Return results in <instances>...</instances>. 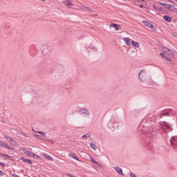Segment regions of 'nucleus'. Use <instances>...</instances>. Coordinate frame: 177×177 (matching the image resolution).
<instances>
[{
    "mask_svg": "<svg viewBox=\"0 0 177 177\" xmlns=\"http://www.w3.org/2000/svg\"><path fill=\"white\" fill-rule=\"evenodd\" d=\"M148 77L149 76L147 75V73H146V71L145 70L140 71V72L138 73V78L142 82H146Z\"/></svg>",
    "mask_w": 177,
    "mask_h": 177,
    "instance_id": "20e7f679",
    "label": "nucleus"
},
{
    "mask_svg": "<svg viewBox=\"0 0 177 177\" xmlns=\"http://www.w3.org/2000/svg\"><path fill=\"white\" fill-rule=\"evenodd\" d=\"M31 157H33V158H39V156L35 153H32Z\"/></svg>",
    "mask_w": 177,
    "mask_h": 177,
    "instance_id": "7c9ffc66",
    "label": "nucleus"
},
{
    "mask_svg": "<svg viewBox=\"0 0 177 177\" xmlns=\"http://www.w3.org/2000/svg\"><path fill=\"white\" fill-rule=\"evenodd\" d=\"M63 3L67 6V8H71L73 6V3L70 1V0H64L63 1Z\"/></svg>",
    "mask_w": 177,
    "mask_h": 177,
    "instance_id": "6e6552de",
    "label": "nucleus"
},
{
    "mask_svg": "<svg viewBox=\"0 0 177 177\" xmlns=\"http://www.w3.org/2000/svg\"><path fill=\"white\" fill-rule=\"evenodd\" d=\"M90 160L92 162H93V164H95L96 165H100L98 162H96L95 159H93V158L91 157Z\"/></svg>",
    "mask_w": 177,
    "mask_h": 177,
    "instance_id": "cd10ccee",
    "label": "nucleus"
},
{
    "mask_svg": "<svg viewBox=\"0 0 177 177\" xmlns=\"http://www.w3.org/2000/svg\"><path fill=\"white\" fill-rule=\"evenodd\" d=\"M108 127L111 129V131H115L117 128L124 127V122L118 118V116L113 115L111 118L109 122H108Z\"/></svg>",
    "mask_w": 177,
    "mask_h": 177,
    "instance_id": "f03ea898",
    "label": "nucleus"
},
{
    "mask_svg": "<svg viewBox=\"0 0 177 177\" xmlns=\"http://www.w3.org/2000/svg\"><path fill=\"white\" fill-rule=\"evenodd\" d=\"M33 136H35V138H38V139H40L41 140H44V139H45L44 137L38 134H33Z\"/></svg>",
    "mask_w": 177,
    "mask_h": 177,
    "instance_id": "a878e982",
    "label": "nucleus"
},
{
    "mask_svg": "<svg viewBox=\"0 0 177 177\" xmlns=\"http://www.w3.org/2000/svg\"><path fill=\"white\" fill-rule=\"evenodd\" d=\"M160 128L162 131L165 132V133L172 131V127H171V124L167 122H160Z\"/></svg>",
    "mask_w": 177,
    "mask_h": 177,
    "instance_id": "7ed1b4c3",
    "label": "nucleus"
},
{
    "mask_svg": "<svg viewBox=\"0 0 177 177\" xmlns=\"http://www.w3.org/2000/svg\"><path fill=\"white\" fill-rule=\"evenodd\" d=\"M160 55L161 56V57H165V54H164V53H160Z\"/></svg>",
    "mask_w": 177,
    "mask_h": 177,
    "instance_id": "473e14b6",
    "label": "nucleus"
},
{
    "mask_svg": "<svg viewBox=\"0 0 177 177\" xmlns=\"http://www.w3.org/2000/svg\"><path fill=\"white\" fill-rule=\"evenodd\" d=\"M175 13H177V8L176 9H175Z\"/></svg>",
    "mask_w": 177,
    "mask_h": 177,
    "instance_id": "79ce46f5",
    "label": "nucleus"
},
{
    "mask_svg": "<svg viewBox=\"0 0 177 177\" xmlns=\"http://www.w3.org/2000/svg\"><path fill=\"white\" fill-rule=\"evenodd\" d=\"M67 175H68V176H72L73 177V175H71L69 174H68Z\"/></svg>",
    "mask_w": 177,
    "mask_h": 177,
    "instance_id": "a19ab883",
    "label": "nucleus"
},
{
    "mask_svg": "<svg viewBox=\"0 0 177 177\" xmlns=\"http://www.w3.org/2000/svg\"><path fill=\"white\" fill-rule=\"evenodd\" d=\"M153 9H156V7L153 6Z\"/></svg>",
    "mask_w": 177,
    "mask_h": 177,
    "instance_id": "37998d69",
    "label": "nucleus"
},
{
    "mask_svg": "<svg viewBox=\"0 0 177 177\" xmlns=\"http://www.w3.org/2000/svg\"><path fill=\"white\" fill-rule=\"evenodd\" d=\"M166 55L168 56H174V53L170 49L168 50V51L166 53Z\"/></svg>",
    "mask_w": 177,
    "mask_h": 177,
    "instance_id": "393cba45",
    "label": "nucleus"
},
{
    "mask_svg": "<svg viewBox=\"0 0 177 177\" xmlns=\"http://www.w3.org/2000/svg\"><path fill=\"white\" fill-rule=\"evenodd\" d=\"M1 165H3V167H5V164L0 162V167H1Z\"/></svg>",
    "mask_w": 177,
    "mask_h": 177,
    "instance_id": "58836bf2",
    "label": "nucleus"
},
{
    "mask_svg": "<svg viewBox=\"0 0 177 177\" xmlns=\"http://www.w3.org/2000/svg\"><path fill=\"white\" fill-rule=\"evenodd\" d=\"M88 138H91V133H87L82 136V139H85L86 140L88 139Z\"/></svg>",
    "mask_w": 177,
    "mask_h": 177,
    "instance_id": "a211bd4d",
    "label": "nucleus"
},
{
    "mask_svg": "<svg viewBox=\"0 0 177 177\" xmlns=\"http://www.w3.org/2000/svg\"><path fill=\"white\" fill-rule=\"evenodd\" d=\"M12 176H14V177H19V176L17 174H13Z\"/></svg>",
    "mask_w": 177,
    "mask_h": 177,
    "instance_id": "e433bc0d",
    "label": "nucleus"
},
{
    "mask_svg": "<svg viewBox=\"0 0 177 177\" xmlns=\"http://www.w3.org/2000/svg\"><path fill=\"white\" fill-rule=\"evenodd\" d=\"M154 118L153 115H149L146 116L142 122L145 124V129H143L144 133H145V142L146 143H150L153 140V135H154Z\"/></svg>",
    "mask_w": 177,
    "mask_h": 177,
    "instance_id": "f257e3e1",
    "label": "nucleus"
},
{
    "mask_svg": "<svg viewBox=\"0 0 177 177\" xmlns=\"http://www.w3.org/2000/svg\"><path fill=\"white\" fill-rule=\"evenodd\" d=\"M176 1V2H177V0H175Z\"/></svg>",
    "mask_w": 177,
    "mask_h": 177,
    "instance_id": "c03bdc74",
    "label": "nucleus"
},
{
    "mask_svg": "<svg viewBox=\"0 0 177 177\" xmlns=\"http://www.w3.org/2000/svg\"><path fill=\"white\" fill-rule=\"evenodd\" d=\"M10 144L12 146H19V143L16 142L15 140H12Z\"/></svg>",
    "mask_w": 177,
    "mask_h": 177,
    "instance_id": "b1692460",
    "label": "nucleus"
},
{
    "mask_svg": "<svg viewBox=\"0 0 177 177\" xmlns=\"http://www.w3.org/2000/svg\"><path fill=\"white\" fill-rule=\"evenodd\" d=\"M21 159L22 160V161L26 162L27 164H30V165H32V161L30 160V159H26V158L23 157H21Z\"/></svg>",
    "mask_w": 177,
    "mask_h": 177,
    "instance_id": "f3484780",
    "label": "nucleus"
},
{
    "mask_svg": "<svg viewBox=\"0 0 177 177\" xmlns=\"http://www.w3.org/2000/svg\"><path fill=\"white\" fill-rule=\"evenodd\" d=\"M5 139H6V140H8V142H9L10 143H11L12 141L13 140L12 137H10V136H5Z\"/></svg>",
    "mask_w": 177,
    "mask_h": 177,
    "instance_id": "5701e85b",
    "label": "nucleus"
},
{
    "mask_svg": "<svg viewBox=\"0 0 177 177\" xmlns=\"http://www.w3.org/2000/svg\"><path fill=\"white\" fill-rule=\"evenodd\" d=\"M142 23L147 27H149V28H151V30L153 31H156L157 30V28L154 26V25H153V24H151V22H150L149 21H142Z\"/></svg>",
    "mask_w": 177,
    "mask_h": 177,
    "instance_id": "39448f33",
    "label": "nucleus"
},
{
    "mask_svg": "<svg viewBox=\"0 0 177 177\" xmlns=\"http://www.w3.org/2000/svg\"><path fill=\"white\" fill-rule=\"evenodd\" d=\"M169 50V48H166V47L162 48V52H164V53H167Z\"/></svg>",
    "mask_w": 177,
    "mask_h": 177,
    "instance_id": "c756f323",
    "label": "nucleus"
},
{
    "mask_svg": "<svg viewBox=\"0 0 177 177\" xmlns=\"http://www.w3.org/2000/svg\"><path fill=\"white\" fill-rule=\"evenodd\" d=\"M164 115H168V113L162 114V115H160V118H162V117H164Z\"/></svg>",
    "mask_w": 177,
    "mask_h": 177,
    "instance_id": "c9c22d12",
    "label": "nucleus"
},
{
    "mask_svg": "<svg viewBox=\"0 0 177 177\" xmlns=\"http://www.w3.org/2000/svg\"><path fill=\"white\" fill-rule=\"evenodd\" d=\"M160 5H162V6H165V5H167V4H165V3H160Z\"/></svg>",
    "mask_w": 177,
    "mask_h": 177,
    "instance_id": "4c0bfd02",
    "label": "nucleus"
},
{
    "mask_svg": "<svg viewBox=\"0 0 177 177\" xmlns=\"http://www.w3.org/2000/svg\"><path fill=\"white\" fill-rule=\"evenodd\" d=\"M3 157H10V156H9V155H3Z\"/></svg>",
    "mask_w": 177,
    "mask_h": 177,
    "instance_id": "ea45409f",
    "label": "nucleus"
},
{
    "mask_svg": "<svg viewBox=\"0 0 177 177\" xmlns=\"http://www.w3.org/2000/svg\"><path fill=\"white\" fill-rule=\"evenodd\" d=\"M90 147L93 149V150H97L96 145L93 143L90 144Z\"/></svg>",
    "mask_w": 177,
    "mask_h": 177,
    "instance_id": "c85d7f7f",
    "label": "nucleus"
},
{
    "mask_svg": "<svg viewBox=\"0 0 177 177\" xmlns=\"http://www.w3.org/2000/svg\"><path fill=\"white\" fill-rule=\"evenodd\" d=\"M0 176H3V171L0 170Z\"/></svg>",
    "mask_w": 177,
    "mask_h": 177,
    "instance_id": "f704fd0d",
    "label": "nucleus"
},
{
    "mask_svg": "<svg viewBox=\"0 0 177 177\" xmlns=\"http://www.w3.org/2000/svg\"><path fill=\"white\" fill-rule=\"evenodd\" d=\"M5 147V149H9L10 150H13V151H15V149H14V148L10 147H9L8 145H7V147Z\"/></svg>",
    "mask_w": 177,
    "mask_h": 177,
    "instance_id": "2f4dec72",
    "label": "nucleus"
},
{
    "mask_svg": "<svg viewBox=\"0 0 177 177\" xmlns=\"http://www.w3.org/2000/svg\"><path fill=\"white\" fill-rule=\"evenodd\" d=\"M91 50H93V52H97V48H96L95 46H89Z\"/></svg>",
    "mask_w": 177,
    "mask_h": 177,
    "instance_id": "4be33fe9",
    "label": "nucleus"
},
{
    "mask_svg": "<svg viewBox=\"0 0 177 177\" xmlns=\"http://www.w3.org/2000/svg\"><path fill=\"white\" fill-rule=\"evenodd\" d=\"M131 45L134 46V48H139L140 46L139 42L135 41V40L131 41Z\"/></svg>",
    "mask_w": 177,
    "mask_h": 177,
    "instance_id": "dca6fc26",
    "label": "nucleus"
},
{
    "mask_svg": "<svg viewBox=\"0 0 177 177\" xmlns=\"http://www.w3.org/2000/svg\"><path fill=\"white\" fill-rule=\"evenodd\" d=\"M110 27L115 28V31H118V30L120 28V26H118L117 24H111Z\"/></svg>",
    "mask_w": 177,
    "mask_h": 177,
    "instance_id": "2eb2a0df",
    "label": "nucleus"
},
{
    "mask_svg": "<svg viewBox=\"0 0 177 177\" xmlns=\"http://www.w3.org/2000/svg\"><path fill=\"white\" fill-rule=\"evenodd\" d=\"M79 113L82 115H90L91 112L89 111V110L86 108H82L80 110Z\"/></svg>",
    "mask_w": 177,
    "mask_h": 177,
    "instance_id": "0eeeda50",
    "label": "nucleus"
},
{
    "mask_svg": "<svg viewBox=\"0 0 177 177\" xmlns=\"http://www.w3.org/2000/svg\"><path fill=\"white\" fill-rule=\"evenodd\" d=\"M21 151H23V153H24L27 156H29V157L32 156V152H30V151H28L25 148H21Z\"/></svg>",
    "mask_w": 177,
    "mask_h": 177,
    "instance_id": "1a4fd4ad",
    "label": "nucleus"
},
{
    "mask_svg": "<svg viewBox=\"0 0 177 177\" xmlns=\"http://www.w3.org/2000/svg\"><path fill=\"white\" fill-rule=\"evenodd\" d=\"M123 41H124V44H126V45H127V46H131V39H129V38H128V37H124V38L123 39Z\"/></svg>",
    "mask_w": 177,
    "mask_h": 177,
    "instance_id": "9d476101",
    "label": "nucleus"
},
{
    "mask_svg": "<svg viewBox=\"0 0 177 177\" xmlns=\"http://www.w3.org/2000/svg\"><path fill=\"white\" fill-rule=\"evenodd\" d=\"M36 133H40V135H41V137L44 139L45 138H46V133H45V132L44 131H36Z\"/></svg>",
    "mask_w": 177,
    "mask_h": 177,
    "instance_id": "412c9836",
    "label": "nucleus"
},
{
    "mask_svg": "<svg viewBox=\"0 0 177 177\" xmlns=\"http://www.w3.org/2000/svg\"><path fill=\"white\" fill-rule=\"evenodd\" d=\"M164 20H165V21H167L168 23H171V21H172V18L168 15H165L163 17Z\"/></svg>",
    "mask_w": 177,
    "mask_h": 177,
    "instance_id": "4468645a",
    "label": "nucleus"
},
{
    "mask_svg": "<svg viewBox=\"0 0 177 177\" xmlns=\"http://www.w3.org/2000/svg\"><path fill=\"white\" fill-rule=\"evenodd\" d=\"M166 9H168L169 10H175L176 9L175 6L170 5V4H167L165 5Z\"/></svg>",
    "mask_w": 177,
    "mask_h": 177,
    "instance_id": "ddd939ff",
    "label": "nucleus"
},
{
    "mask_svg": "<svg viewBox=\"0 0 177 177\" xmlns=\"http://www.w3.org/2000/svg\"><path fill=\"white\" fill-rule=\"evenodd\" d=\"M0 146H1V147H8V145H6V143L2 142L1 140H0Z\"/></svg>",
    "mask_w": 177,
    "mask_h": 177,
    "instance_id": "bb28decb",
    "label": "nucleus"
},
{
    "mask_svg": "<svg viewBox=\"0 0 177 177\" xmlns=\"http://www.w3.org/2000/svg\"><path fill=\"white\" fill-rule=\"evenodd\" d=\"M170 143L174 149H177V136L171 137V139L170 140Z\"/></svg>",
    "mask_w": 177,
    "mask_h": 177,
    "instance_id": "423d86ee",
    "label": "nucleus"
},
{
    "mask_svg": "<svg viewBox=\"0 0 177 177\" xmlns=\"http://www.w3.org/2000/svg\"><path fill=\"white\" fill-rule=\"evenodd\" d=\"M68 156L71 157V158H73L74 160H77V161H80V159H78L77 156H75V155H74L73 153H69Z\"/></svg>",
    "mask_w": 177,
    "mask_h": 177,
    "instance_id": "aec40b11",
    "label": "nucleus"
},
{
    "mask_svg": "<svg viewBox=\"0 0 177 177\" xmlns=\"http://www.w3.org/2000/svg\"><path fill=\"white\" fill-rule=\"evenodd\" d=\"M166 62H171V59L168 58L167 57H165Z\"/></svg>",
    "mask_w": 177,
    "mask_h": 177,
    "instance_id": "72a5a7b5",
    "label": "nucleus"
},
{
    "mask_svg": "<svg viewBox=\"0 0 177 177\" xmlns=\"http://www.w3.org/2000/svg\"><path fill=\"white\" fill-rule=\"evenodd\" d=\"M43 157H44V158H46V160H48L49 161H53V158L48 155V153H44Z\"/></svg>",
    "mask_w": 177,
    "mask_h": 177,
    "instance_id": "f8f14e48",
    "label": "nucleus"
},
{
    "mask_svg": "<svg viewBox=\"0 0 177 177\" xmlns=\"http://www.w3.org/2000/svg\"><path fill=\"white\" fill-rule=\"evenodd\" d=\"M82 10H85L86 12H92V9H91L89 7L83 6Z\"/></svg>",
    "mask_w": 177,
    "mask_h": 177,
    "instance_id": "6ab92c4d",
    "label": "nucleus"
},
{
    "mask_svg": "<svg viewBox=\"0 0 177 177\" xmlns=\"http://www.w3.org/2000/svg\"><path fill=\"white\" fill-rule=\"evenodd\" d=\"M114 169L118 172V174H119V175H124V172H122V169H121L120 167H114Z\"/></svg>",
    "mask_w": 177,
    "mask_h": 177,
    "instance_id": "9b49d317",
    "label": "nucleus"
}]
</instances>
